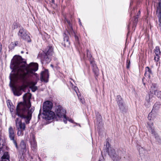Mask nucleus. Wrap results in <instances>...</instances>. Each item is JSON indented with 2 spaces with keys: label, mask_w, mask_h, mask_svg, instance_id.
<instances>
[{
  "label": "nucleus",
  "mask_w": 161,
  "mask_h": 161,
  "mask_svg": "<svg viewBox=\"0 0 161 161\" xmlns=\"http://www.w3.org/2000/svg\"><path fill=\"white\" fill-rule=\"evenodd\" d=\"M11 67L13 68L9 77L10 83L20 81L25 82L31 77L38 79V75L35 72L38 69V64L31 63L26 65V62L23 61L20 56H15L12 61Z\"/></svg>",
  "instance_id": "f257e3e1"
},
{
  "label": "nucleus",
  "mask_w": 161,
  "mask_h": 161,
  "mask_svg": "<svg viewBox=\"0 0 161 161\" xmlns=\"http://www.w3.org/2000/svg\"><path fill=\"white\" fill-rule=\"evenodd\" d=\"M31 97V94L30 93H27L25 94L23 96L24 102L20 103L18 104L17 106L16 114L13 113L14 107L13 105L11 104L12 103L9 100L7 101V105L10 108L13 117L15 118L16 115H17L23 119L26 124L30 123L31 119L32 114L35 109L34 107L31 106L30 100Z\"/></svg>",
  "instance_id": "f03ea898"
},
{
  "label": "nucleus",
  "mask_w": 161,
  "mask_h": 161,
  "mask_svg": "<svg viewBox=\"0 0 161 161\" xmlns=\"http://www.w3.org/2000/svg\"><path fill=\"white\" fill-rule=\"evenodd\" d=\"M53 107L52 103L50 101L45 102L43 106V118L46 120H51L55 117L54 113L51 111Z\"/></svg>",
  "instance_id": "7ed1b4c3"
},
{
  "label": "nucleus",
  "mask_w": 161,
  "mask_h": 161,
  "mask_svg": "<svg viewBox=\"0 0 161 161\" xmlns=\"http://www.w3.org/2000/svg\"><path fill=\"white\" fill-rule=\"evenodd\" d=\"M156 114L153 112V110L149 113L148 115L147 119L148 121L147 122V127L152 134L155 136V138L158 141V136L157 133L155 132L154 127H153V121L155 119L156 117Z\"/></svg>",
  "instance_id": "20e7f679"
},
{
  "label": "nucleus",
  "mask_w": 161,
  "mask_h": 161,
  "mask_svg": "<svg viewBox=\"0 0 161 161\" xmlns=\"http://www.w3.org/2000/svg\"><path fill=\"white\" fill-rule=\"evenodd\" d=\"M15 121L16 127L17 130V135L18 136H23L24 134V131L25 130V123L22 122L19 118H16Z\"/></svg>",
  "instance_id": "39448f33"
},
{
  "label": "nucleus",
  "mask_w": 161,
  "mask_h": 161,
  "mask_svg": "<svg viewBox=\"0 0 161 161\" xmlns=\"http://www.w3.org/2000/svg\"><path fill=\"white\" fill-rule=\"evenodd\" d=\"M56 114L59 118H64L63 121L65 124L67 123V118L66 117L65 110L63 109L59 105L56 107Z\"/></svg>",
  "instance_id": "423d86ee"
},
{
  "label": "nucleus",
  "mask_w": 161,
  "mask_h": 161,
  "mask_svg": "<svg viewBox=\"0 0 161 161\" xmlns=\"http://www.w3.org/2000/svg\"><path fill=\"white\" fill-rule=\"evenodd\" d=\"M155 56L154 57V60L155 61L157 62L156 65V66H158V73H160V62H158L159 60V58L160 56L159 55H160V49L158 47H156L154 50Z\"/></svg>",
  "instance_id": "0eeeda50"
},
{
  "label": "nucleus",
  "mask_w": 161,
  "mask_h": 161,
  "mask_svg": "<svg viewBox=\"0 0 161 161\" xmlns=\"http://www.w3.org/2000/svg\"><path fill=\"white\" fill-rule=\"evenodd\" d=\"M53 53V48L52 47H49L48 48V50H47L44 56V58H42V61L44 62L45 61L46 63H48L50 62L51 59L50 57Z\"/></svg>",
  "instance_id": "6e6552de"
},
{
  "label": "nucleus",
  "mask_w": 161,
  "mask_h": 161,
  "mask_svg": "<svg viewBox=\"0 0 161 161\" xmlns=\"http://www.w3.org/2000/svg\"><path fill=\"white\" fill-rule=\"evenodd\" d=\"M18 35L22 39L28 42H31L29 36L27 33L26 31L23 28L20 29L18 33Z\"/></svg>",
  "instance_id": "1a4fd4ad"
},
{
  "label": "nucleus",
  "mask_w": 161,
  "mask_h": 161,
  "mask_svg": "<svg viewBox=\"0 0 161 161\" xmlns=\"http://www.w3.org/2000/svg\"><path fill=\"white\" fill-rule=\"evenodd\" d=\"M26 87L25 85H23L18 87H13L12 90L15 96H19L22 94V91H24Z\"/></svg>",
  "instance_id": "9d476101"
},
{
  "label": "nucleus",
  "mask_w": 161,
  "mask_h": 161,
  "mask_svg": "<svg viewBox=\"0 0 161 161\" xmlns=\"http://www.w3.org/2000/svg\"><path fill=\"white\" fill-rule=\"evenodd\" d=\"M9 136L10 139L12 140L13 142L14 145H15L16 148H18V145L16 142L14 140L15 134L14 129L11 126L9 127L8 128Z\"/></svg>",
  "instance_id": "9b49d317"
},
{
  "label": "nucleus",
  "mask_w": 161,
  "mask_h": 161,
  "mask_svg": "<svg viewBox=\"0 0 161 161\" xmlns=\"http://www.w3.org/2000/svg\"><path fill=\"white\" fill-rule=\"evenodd\" d=\"M49 75L48 70L45 69L41 73V79L42 81L47 82L48 81Z\"/></svg>",
  "instance_id": "f8f14e48"
},
{
  "label": "nucleus",
  "mask_w": 161,
  "mask_h": 161,
  "mask_svg": "<svg viewBox=\"0 0 161 161\" xmlns=\"http://www.w3.org/2000/svg\"><path fill=\"white\" fill-rule=\"evenodd\" d=\"M161 8L160 7V3H159L158 6L157 7V10L156 12V15L158 18V22H157V24L160 27L161 24Z\"/></svg>",
  "instance_id": "ddd939ff"
},
{
  "label": "nucleus",
  "mask_w": 161,
  "mask_h": 161,
  "mask_svg": "<svg viewBox=\"0 0 161 161\" xmlns=\"http://www.w3.org/2000/svg\"><path fill=\"white\" fill-rule=\"evenodd\" d=\"M64 42H62V44L64 47H68L70 44L69 42V37L66 36L65 34L64 35Z\"/></svg>",
  "instance_id": "4468645a"
},
{
  "label": "nucleus",
  "mask_w": 161,
  "mask_h": 161,
  "mask_svg": "<svg viewBox=\"0 0 161 161\" xmlns=\"http://www.w3.org/2000/svg\"><path fill=\"white\" fill-rule=\"evenodd\" d=\"M30 142L31 143V148L32 150H35L36 148L37 145L36 142L35 140V138L33 136H32V138H31Z\"/></svg>",
  "instance_id": "2eb2a0df"
},
{
  "label": "nucleus",
  "mask_w": 161,
  "mask_h": 161,
  "mask_svg": "<svg viewBox=\"0 0 161 161\" xmlns=\"http://www.w3.org/2000/svg\"><path fill=\"white\" fill-rule=\"evenodd\" d=\"M36 82L31 81L28 83V85L30 88L31 89L32 92H35L37 89V87L35 86Z\"/></svg>",
  "instance_id": "dca6fc26"
},
{
  "label": "nucleus",
  "mask_w": 161,
  "mask_h": 161,
  "mask_svg": "<svg viewBox=\"0 0 161 161\" xmlns=\"http://www.w3.org/2000/svg\"><path fill=\"white\" fill-rule=\"evenodd\" d=\"M91 63L92 65L93 70L95 75H97L98 74L99 69L96 64L93 61H91Z\"/></svg>",
  "instance_id": "f3484780"
},
{
  "label": "nucleus",
  "mask_w": 161,
  "mask_h": 161,
  "mask_svg": "<svg viewBox=\"0 0 161 161\" xmlns=\"http://www.w3.org/2000/svg\"><path fill=\"white\" fill-rule=\"evenodd\" d=\"M152 102V97L149 95L147 96L146 98V101L145 102V105L147 107H149L151 104Z\"/></svg>",
  "instance_id": "a211bd4d"
},
{
  "label": "nucleus",
  "mask_w": 161,
  "mask_h": 161,
  "mask_svg": "<svg viewBox=\"0 0 161 161\" xmlns=\"http://www.w3.org/2000/svg\"><path fill=\"white\" fill-rule=\"evenodd\" d=\"M152 74V71L150 68L148 67H146L145 76L146 77H148V78H150L151 75Z\"/></svg>",
  "instance_id": "6ab92c4d"
},
{
  "label": "nucleus",
  "mask_w": 161,
  "mask_h": 161,
  "mask_svg": "<svg viewBox=\"0 0 161 161\" xmlns=\"http://www.w3.org/2000/svg\"><path fill=\"white\" fill-rule=\"evenodd\" d=\"M9 156L8 152L4 153L2 157V161H9Z\"/></svg>",
  "instance_id": "aec40b11"
},
{
  "label": "nucleus",
  "mask_w": 161,
  "mask_h": 161,
  "mask_svg": "<svg viewBox=\"0 0 161 161\" xmlns=\"http://www.w3.org/2000/svg\"><path fill=\"white\" fill-rule=\"evenodd\" d=\"M117 97V103L120 109H122L123 108L122 100L120 96H118Z\"/></svg>",
  "instance_id": "412c9836"
},
{
  "label": "nucleus",
  "mask_w": 161,
  "mask_h": 161,
  "mask_svg": "<svg viewBox=\"0 0 161 161\" xmlns=\"http://www.w3.org/2000/svg\"><path fill=\"white\" fill-rule=\"evenodd\" d=\"M108 155L110 156L111 158H112V157H114L115 154H116L115 153L114 149L111 148H108Z\"/></svg>",
  "instance_id": "4be33fe9"
},
{
  "label": "nucleus",
  "mask_w": 161,
  "mask_h": 161,
  "mask_svg": "<svg viewBox=\"0 0 161 161\" xmlns=\"http://www.w3.org/2000/svg\"><path fill=\"white\" fill-rule=\"evenodd\" d=\"M18 148H17V149L20 150H25L26 149V144L23 141H22L20 144L19 147H18Z\"/></svg>",
  "instance_id": "5701e85b"
},
{
  "label": "nucleus",
  "mask_w": 161,
  "mask_h": 161,
  "mask_svg": "<svg viewBox=\"0 0 161 161\" xmlns=\"http://www.w3.org/2000/svg\"><path fill=\"white\" fill-rule=\"evenodd\" d=\"M18 45V41H15L14 42H12L11 43L9 46V47L11 49H13L14 47Z\"/></svg>",
  "instance_id": "b1692460"
},
{
  "label": "nucleus",
  "mask_w": 161,
  "mask_h": 161,
  "mask_svg": "<svg viewBox=\"0 0 161 161\" xmlns=\"http://www.w3.org/2000/svg\"><path fill=\"white\" fill-rule=\"evenodd\" d=\"M74 90H75V92L77 93V95H78V97H79V98L80 99V101L81 102V103L82 104H84L85 103L84 99L83 97H79V94H78V93H77V90H78V88L77 87H75Z\"/></svg>",
  "instance_id": "393cba45"
},
{
  "label": "nucleus",
  "mask_w": 161,
  "mask_h": 161,
  "mask_svg": "<svg viewBox=\"0 0 161 161\" xmlns=\"http://www.w3.org/2000/svg\"><path fill=\"white\" fill-rule=\"evenodd\" d=\"M120 158V157L116 154L112 158L114 161H119Z\"/></svg>",
  "instance_id": "a878e982"
},
{
  "label": "nucleus",
  "mask_w": 161,
  "mask_h": 161,
  "mask_svg": "<svg viewBox=\"0 0 161 161\" xmlns=\"http://www.w3.org/2000/svg\"><path fill=\"white\" fill-rule=\"evenodd\" d=\"M154 94L156 95L158 97H160L161 96L160 92H158L157 90L154 91Z\"/></svg>",
  "instance_id": "bb28decb"
},
{
  "label": "nucleus",
  "mask_w": 161,
  "mask_h": 161,
  "mask_svg": "<svg viewBox=\"0 0 161 161\" xmlns=\"http://www.w3.org/2000/svg\"><path fill=\"white\" fill-rule=\"evenodd\" d=\"M130 61L129 60H127L126 61V67L127 68H129L130 67Z\"/></svg>",
  "instance_id": "cd10ccee"
},
{
  "label": "nucleus",
  "mask_w": 161,
  "mask_h": 161,
  "mask_svg": "<svg viewBox=\"0 0 161 161\" xmlns=\"http://www.w3.org/2000/svg\"><path fill=\"white\" fill-rule=\"evenodd\" d=\"M87 56L88 58H91L92 57V55L90 54V53L89 51L87 50Z\"/></svg>",
  "instance_id": "c85d7f7f"
},
{
  "label": "nucleus",
  "mask_w": 161,
  "mask_h": 161,
  "mask_svg": "<svg viewBox=\"0 0 161 161\" xmlns=\"http://www.w3.org/2000/svg\"><path fill=\"white\" fill-rule=\"evenodd\" d=\"M68 120L69 122H71V123H73V121L71 119H69V118H68V119L67 118V121Z\"/></svg>",
  "instance_id": "c756f323"
},
{
  "label": "nucleus",
  "mask_w": 161,
  "mask_h": 161,
  "mask_svg": "<svg viewBox=\"0 0 161 161\" xmlns=\"http://www.w3.org/2000/svg\"><path fill=\"white\" fill-rule=\"evenodd\" d=\"M13 28L15 29L17 27V25H16V24H15L13 25Z\"/></svg>",
  "instance_id": "7c9ffc66"
},
{
  "label": "nucleus",
  "mask_w": 161,
  "mask_h": 161,
  "mask_svg": "<svg viewBox=\"0 0 161 161\" xmlns=\"http://www.w3.org/2000/svg\"><path fill=\"white\" fill-rule=\"evenodd\" d=\"M137 18H135V20H134V21L135 22H136L137 21Z\"/></svg>",
  "instance_id": "2f4dec72"
},
{
  "label": "nucleus",
  "mask_w": 161,
  "mask_h": 161,
  "mask_svg": "<svg viewBox=\"0 0 161 161\" xmlns=\"http://www.w3.org/2000/svg\"><path fill=\"white\" fill-rule=\"evenodd\" d=\"M51 2L53 3H54V0H51Z\"/></svg>",
  "instance_id": "473e14b6"
},
{
  "label": "nucleus",
  "mask_w": 161,
  "mask_h": 161,
  "mask_svg": "<svg viewBox=\"0 0 161 161\" xmlns=\"http://www.w3.org/2000/svg\"><path fill=\"white\" fill-rule=\"evenodd\" d=\"M67 23L69 24H70V22L69 21L67 20Z\"/></svg>",
  "instance_id": "72a5a7b5"
},
{
  "label": "nucleus",
  "mask_w": 161,
  "mask_h": 161,
  "mask_svg": "<svg viewBox=\"0 0 161 161\" xmlns=\"http://www.w3.org/2000/svg\"><path fill=\"white\" fill-rule=\"evenodd\" d=\"M79 22H80V25H81V22H80V19H79Z\"/></svg>",
  "instance_id": "f704fd0d"
},
{
  "label": "nucleus",
  "mask_w": 161,
  "mask_h": 161,
  "mask_svg": "<svg viewBox=\"0 0 161 161\" xmlns=\"http://www.w3.org/2000/svg\"><path fill=\"white\" fill-rule=\"evenodd\" d=\"M51 66L52 67H53V66L52 64H51Z\"/></svg>",
  "instance_id": "c9c22d12"
},
{
  "label": "nucleus",
  "mask_w": 161,
  "mask_h": 161,
  "mask_svg": "<svg viewBox=\"0 0 161 161\" xmlns=\"http://www.w3.org/2000/svg\"><path fill=\"white\" fill-rule=\"evenodd\" d=\"M73 31V32H72V31H71V34H72V33H74V31Z\"/></svg>",
  "instance_id": "e433bc0d"
},
{
  "label": "nucleus",
  "mask_w": 161,
  "mask_h": 161,
  "mask_svg": "<svg viewBox=\"0 0 161 161\" xmlns=\"http://www.w3.org/2000/svg\"><path fill=\"white\" fill-rule=\"evenodd\" d=\"M24 53V52L23 51H22L21 52V53Z\"/></svg>",
  "instance_id": "4c0bfd02"
},
{
  "label": "nucleus",
  "mask_w": 161,
  "mask_h": 161,
  "mask_svg": "<svg viewBox=\"0 0 161 161\" xmlns=\"http://www.w3.org/2000/svg\"><path fill=\"white\" fill-rule=\"evenodd\" d=\"M75 38L76 39L77 38H78V37L76 36L75 37Z\"/></svg>",
  "instance_id": "58836bf2"
},
{
  "label": "nucleus",
  "mask_w": 161,
  "mask_h": 161,
  "mask_svg": "<svg viewBox=\"0 0 161 161\" xmlns=\"http://www.w3.org/2000/svg\"><path fill=\"white\" fill-rule=\"evenodd\" d=\"M69 35H70V32H69Z\"/></svg>",
  "instance_id": "ea45409f"
},
{
  "label": "nucleus",
  "mask_w": 161,
  "mask_h": 161,
  "mask_svg": "<svg viewBox=\"0 0 161 161\" xmlns=\"http://www.w3.org/2000/svg\"><path fill=\"white\" fill-rule=\"evenodd\" d=\"M108 143V144H109V143H108V142H107L106 143V144H107Z\"/></svg>",
  "instance_id": "a19ab883"
},
{
  "label": "nucleus",
  "mask_w": 161,
  "mask_h": 161,
  "mask_svg": "<svg viewBox=\"0 0 161 161\" xmlns=\"http://www.w3.org/2000/svg\"><path fill=\"white\" fill-rule=\"evenodd\" d=\"M71 31H73V29L72 28H71Z\"/></svg>",
  "instance_id": "79ce46f5"
},
{
  "label": "nucleus",
  "mask_w": 161,
  "mask_h": 161,
  "mask_svg": "<svg viewBox=\"0 0 161 161\" xmlns=\"http://www.w3.org/2000/svg\"><path fill=\"white\" fill-rule=\"evenodd\" d=\"M153 85L154 86L155 85L154 84V85Z\"/></svg>",
  "instance_id": "37998d69"
},
{
  "label": "nucleus",
  "mask_w": 161,
  "mask_h": 161,
  "mask_svg": "<svg viewBox=\"0 0 161 161\" xmlns=\"http://www.w3.org/2000/svg\"><path fill=\"white\" fill-rule=\"evenodd\" d=\"M99 161H101V160L100 159H99Z\"/></svg>",
  "instance_id": "c03bdc74"
}]
</instances>
